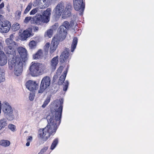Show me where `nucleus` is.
Returning <instances> with one entry per match:
<instances>
[{
  "instance_id": "nucleus-11",
  "label": "nucleus",
  "mask_w": 154,
  "mask_h": 154,
  "mask_svg": "<svg viewBox=\"0 0 154 154\" xmlns=\"http://www.w3.org/2000/svg\"><path fill=\"white\" fill-rule=\"evenodd\" d=\"M61 39L60 36L58 37V36H54L53 38L50 49V52L51 53H53L56 50L59 44V42L61 40Z\"/></svg>"
},
{
  "instance_id": "nucleus-6",
  "label": "nucleus",
  "mask_w": 154,
  "mask_h": 154,
  "mask_svg": "<svg viewBox=\"0 0 154 154\" xmlns=\"http://www.w3.org/2000/svg\"><path fill=\"white\" fill-rule=\"evenodd\" d=\"M51 12V8H48L44 11L42 15L37 14V23L39 24V25H41L44 23H48L49 21Z\"/></svg>"
},
{
  "instance_id": "nucleus-25",
  "label": "nucleus",
  "mask_w": 154,
  "mask_h": 154,
  "mask_svg": "<svg viewBox=\"0 0 154 154\" xmlns=\"http://www.w3.org/2000/svg\"><path fill=\"white\" fill-rule=\"evenodd\" d=\"M67 72V70H66L63 72V74L60 77L59 80L58 82V83L59 85H61L63 82L64 81Z\"/></svg>"
},
{
  "instance_id": "nucleus-34",
  "label": "nucleus",
  "mask_w": 154,
  "mask_h": 154,
  "mask_svg": "<svg viewBox=\"0 0 154 154\" xmlns=\"http://www.w3.org/2000/svg\"><path fill=\"white\" fill-rule=\"evenodd\" d=\"M5 80V73L4 72L0 71V83Z\"/></svg>"
},
{
  "instance_id": "nucleus-2",
  "label": "nucleus",
  "mask_w": 154,
  "mask_h": 154,
  "mask_svg": "<svg viewBox=\"0 0 154 154\" xmlns=\"http://www.w3.org/2000/svg\"><path fill=\"white\" fill-rule=\"evenodd\" d=\"M71 4H67L65 7L64 3L63 2L59 3L53 11V13L56 16H60L61 14L62 17L65 19L69 16L72 10Z\"/></svg>"
},
{
  "instance_id": "nucleus-48",
  "label": "nucleus",
  "mask_w": 154,
  "mask_h": 154,
  "mask_svg": "<svg viewBox=\"0 0 154 154\" xmlns=\"http://www.w3.org/2000/svg\"><path fill=\"white\" fill-rule=\"evenodd\" d=\"M38 27L37 26H35L34 28V31H38Z\"/></svg>"
},
{
  "instance_id": "nucleus-46",
  "label": "nucleus",
  "mask_w": 154,
  "mask_h": 154,
  "mask_svg": "<svg viewBox=\"0 0 154 154\" xmlns=\"http://www.w3.org/2000/svg\"><path fill=\"white\" fill-rule=\"evenodd\" d=\"M4 4L3 2H2L0 5V11H1V10L4 7Z\"/></svg>"
},
{
  "instance_id": "nucleus-51",
  "label": "nucleus",
  "mask_w": 154,
  "mask_h": 154,
  "mask_svg": "<svg viewBox=\"0 0 154 154\" xmlns=\"http://www.w3.org/2000/svg\"><path fill=\"white\" fill-rule=\"evenodd\" d=\"M3 16L0 14V20H1V19H3Z\"/></svg>"
},
{
  "instance_id": "nucleus-29",
  "label": "nucleus",
  "mask_w": 154,
  "mask_h": 154,
  "mask_svg": "<svg viewBox=\"0 0 154 154\" xmlns=\"http://www.w3.org/2000/svg\"><path fill=\"white\" fill-rule=\"evenodd\" d=\"M20 28V24L17 23H15L12 25L11 29L13 31H15L19 30Z\"/></svg>"
},
{
  "instance_id": "nucleus-5",
  "label": "nucleus",
  "mask_w": 154,
  "mask_h": 154,
  "mask_svg": "<svg viewBox=\"0 0 154 154\" xmlns=\"http://www.w3.org/2000/svg\"><path fill=\"white\" fill-rule=\"evenodd\" d=\"M14 37V34H11L10 35L9 38L6 39L5 42L8 46L4 49V51L6 54L11 55L12 57L16 55L14 47V46H17V44L13 40Z\"/></svg>"
},
{
  "instance_id": "nucleus-42",
  "label": "nucleus",
  "mask_w": 154,
  "mask_h": 154,
  "mask_svg": "<svg viewBox=\"0 0 154 154\" xmlns=\"http://www.w3.org/2000/svg\"><path fill=\"white\" fill-rule=\"evenodd\" d=\"M63 69V67L62 66H60L59 68L58 69L57 72V75H59L60 73L62 72Z\"/></svg>"
},
{
  "instance_id": "nucleus-19",
  "label": "nucleus",
  "mask_w": 154,
  "mask_h": 154,
  "mask_svg": "<svg viewBox=\"0 0 154 154\" xmlns=\"http://www.w3.org/2000/svg\"><path fill=\"white\" fill-rule=\"evenodd\" d=\"M36 14L35 16L33 17H27L25 18L24 20V23H27L29 22L30 21L32 23H35L38 25H39V24H38L37 23V19L36 18Z\"/></svg>"
},
{
  "instance_id": "nucleus-45",
  "label": "nucleus",
  "mask_w": 154,
  "mask_h": 154,
  "mask_svg": "<svg viewBox=\"0 0 154 154\" xmlns=\"http://www.w3.org/2000/svg\"><path fill=\"white\" fill-rule=\"evenodd\" d=\"M77 23L75 20H72L71 23V26H76Z\"/></svg>"
},
{
  "instance_id": "nucleus-10",
  "label": "nucleus",
  "mask_w": 154,
  "mask_h": 154,
  "mask_svg": "<svg viewBox=\"0 0 154 154\" xmlns=\"http://www.w3.org/2000/svg\"><path fill=\"white\" fill-rule=\"evenodd\" d=\"M18 53H16V55H18L23 62H25L27 60V52L26 50L22 47H18L17 48Z\"/></svg>"
},
{
  "instance_id": "nucleus-13",
  "label": "nucleus",
  "mask_w": 154,
  "mask_h": 154,
  "mask_svg": "<svg viewBox=\"0 0 154 154\" xmlns=\"http://www.w3.org/2000/svg\"><path fill=\"white\" fill-rule=\"evenodd\" d=\"M26 85L27 88L31 91H34L38 87V84L33 81H28L26 82Z\"/></svg>"
},
{
  "instance_id": "nucleus-8",
  "label": "nucleus",
  "mask_w": 154,
  "mask_h": 154,
  "mask_svg": "<svg viewBox=\"0 0 154 154\" xmlns=\"http://www.w3.org/2000/svg\"><path fill=\"white\" fill-rule=\"evenodd\" d=\"M11 26V23L9 21L0 20V32L2 33H7L9 31Z\"/></svg>"
},
{
  "instance_id": "nucleus-15",
  "label": "nucleus",
  "mask_w": 154,
  "mask_h": 154,
  "mask_svg": "<svg viewBox=\"0 0 154 154\" xmlns=\"http://www.w3.org/2000/svg\"><path fill=\"white\" fill-rule=\"evenodd\" d=\"M70 59V57L69 54V49L66 48L60 56V61L62 63L66 62L68 61Z\"/></svg>"
},
{
  "instance_id": "nucleus-16",
  "label": "nucleus",
  "mask_w": 154,
  "mask_h": 154,
  "mask_svg": "<svg viewBox=\"0 0 154 154\" xmlns=\"http://www.w3.org/2000/svg\"><path fill=\"white\" fill-rule=\"evenodd\" d=\"M65 29L63 26H60L58 30V33L55 36H58V37L60 36L61 38V41L65 39L67 34L66 30Z\"/></svg>"
},
{
  "instance_id": "nucleus-36",
  "label": "nucleus",
  "mask_w": 154,
  "mask_h": 154,
  "mask_svg": "<svg viewBox=\"0 0 154 154\" xmlns=\"http://www.w3.org/2000/svg\"><path fill=\"white\" fill-rule=\"evenodd\" d=\"M69 85V82L68 81H66L63 83V85L64 87H63V90L64 91H66L68 88V85Z\"/></svg>"
},
{
  "instance_id": "nucleus-44",
  "label": "nucleus",
  "mask_w": 154,
  "mask_h": 154,
  "mask_svg": "<svg viewBox=\"0 0 154 154\" xmlns=\"http://www.w3.org/2000/svg\"><path fill=\"white\" fill-rule=\"evenodd\" d=\"M34 98V94L33 93H30L29 96V99L30 100H33Z\"/></svg>"
},
{
  "instance_id": "nucleus-40",
  "label": "nucleus",
  "mask_w": 154,
  "mask_h": 154,
  "mask_svg": "<svg viewBox=\"0 0 154 154\" xmlns=\"http://www.w3.org/2000/svg\"><path fill=\"white\" fill-rule=\"evenodd\" d=\"M39 0H35L33 3V5L34 6H38L39 7Z\"/></svg>"
},
{
  "instance_id": "nucleus-7",
  "label": "nucleus",
  "mask_w": 154,
  "mask_h": 154,
  "mask_svg": "<svg viewBox=\"0 0 154 154\" xmlns=\"http://www.w3.org/2000/svg\"><path fill=\"white\" fill-rule=\"evenodd\" d=\"M51 79L48 76L44 77L42 79L40 87V89L38 91L39 93H42L44 91L51 85Z\"/></svg>"
},
{
  "instance_id": "nucleus-12",
  "label": "nucleus",
  "mask_w": 154,
  "mask_h": 154,
  "mask_svg": "<svg viewBox=\"0 0 154 154\" xmlns=\"http://www.w3.org/2000/svg\"><path fill=\"white\" fill-rule=\"evenodd\" d=\"M32 31L30 30H26L22 31V30H20L19 37L21 41H25L29 38L31 34Z\"/></svg>"
},
{
  "instance_id": "nucleus-35",
  "label": "nucleus",
  "mask_w": 154,
  "mask_h": 154,
  "mask_svg": "<svg viewBox=\"0 0 154 154\" xmlns=\"http://www.w3.org/2000/svg\"><path fill=\"white\" fill-rule=\"evenodd\" d=\"M38 8H36L34 9H33L30 12L29 14L30 15H34L38 11Z\"/></svg>"
},
{
  "instance_id": "nucleus-3",
  "label": "nucleus",
  "mask_w": 154,
  "mask_h": 154,
  "mask_svg": "<svg viewBox=\"0 0 154 154\" xmlns=\"http://www.w3.org/2000/svg\"><path fill=\"white\" fill-rule=\"evenodd\" d=\"M9 68L10 70L14 69V72L17 76L20 75L23 71V65L21 59L17 55L12 57L8 60Z\"/></svg>"
},
{
  "instance_id": "nucleus-26",
  "label": "nucleus",
  "mask_w": 154,
  "mask_h": 154,
  "mask_svg": "<svg viewBox=\"0 0 154 154\" xmlns=\"http://www.w3.org/2000/svg\"><path fill=\"white\" fill-rule=\"evenodd\" d=\"M10 144V142L8 140H2L0 141V145L4 147L8 146Z\"/></svg>"
},
{
  "instance_id": "nucleus-30",
  "label": "nucleus",
  "mask_w": 154,
  "mask_h": 154,
  "mask_svg": "<svg viewBox=\"0 0 154 154\" xmlns=\"http://www.w3.org/2000/svg\"><path fill=\"white\" fill-rule=\"evenodd\" d=\"M5 116H7V119L9 121H12L15 118V116L13 114V112H11V113L8 114Z\"/></svg>"
},
{
  "instance_id": "nucleus-53",
  "label": "nucleus",
  "mask_w": 154,
  "mask_h": 154,
  "mask_svg": "<svg viewBox=\"0 0 154 154\" xmlns=\"http://www.w3.org/2000/svg\"><path fill=\"white\" fill-rule=\"evenodd\" d=\"M1 0H0V2L1 1Z\"/></svg>"
},
{
  "instance_id": "nucleus-9",
  "label": "nucleus",
  "mask_w": 154,
  "mask_h": 154,
  "mask_svg": "<svg viewBox=\"0 0 154 154\" xmlns=\"http://www.w3.org/2000/svg\"><path fill=\"white\" fill-rule=\"evenodd\" d=\"M73 2L75 9L79 11L80 12V14L82 15L85 8V4L83 0H73Z\"/></svg>"
},
{
  "instance_id": "nucleus-14",
  "label": "nucleus",
  "mask_w": 154,
  "mask_h": 154,
  "mask_svg": "<svg viewBox=\"0 0 154 154\" xmlns=\"http://www.w3.org/2000/svg\"><path fill=\"white\" fill-rule=\"evenodd\" d=\"M2 109L5 115L13 112V110L9 103L4 102L2 104Z\"/></svg>"
},
{
  "instance_id": "nucleus-21",
  "label": "nucleus",
  "mask_w": 154,
  "mask_h": 154,
  "mask_svg": "<svg viewBox=\"0 0 154 154\" xmlns=\"http://www.w3.org/2000/svg\"><path fill=\"white\" fill-rule=\"evenodd\" d=\"M58 61V56L54 57L51 60V68L53 70H55L57 65Z\"/></svg>"
},
{
  "instance_id": "nucleus-52",
  "label": "nucleus",
  "mask_w": 154,
  "mask_h": 154,
  "mask_svg": "<svg viewBox=\"0 0 154 154\" xmlns=\"http://www.w3.org/2000/svg\"><path fill=\"white\" fill-rule=\"evenodd\" d=\"M0 46H3L1 42H0Z\"/></svg>"
},
{
  "instance_id": "nucleus-38",
  "label": "nucleus",
  "mask_w": 154,
  "mask_h": 154,
  "mask_svg": "<svg viewBox=\"0 0 154 154\" xmlns=\"http://www.w3.org/2000/svg\"><path fill=\"white\" fill-rule=\"evenodd\" d=\"M48 146H45L40 151L39 154H43L48 149Z\"/></svg>"
},
{
  "instance_id": "nucleus-27",
  "label": "nucleus",
  "mask_w": 154,
  "mask_h": 154,
  "mask_svg": "<svg viewBox=\"0 0 154 154\" xmlns=\"http://www.w3.org/2000/svg\"><path fill=\"white\" fill-rule=\"evenodd\" d=\"M37 45V42L33 40L31 41L29 44V46L30 49H35Z\"/></svg>"
},
{
  "instance_id": "nucleus-22",
  "label": "nucleus",
  "mask_w": 154,
  "mask_h": 154,
  "mask_svg": "<svg viewBox=\"0 0 154 154\" xmlns=\"http://www.w3.org/2000/svg\"><path fill=\"white\" fill-rule=\"evenodd\" d=\"M43 56L42 50H39L35 54L33 55V58L34 60L39 59L42 58Z\"/></svg>"
},
{
  "instance_id": "nucleus-33",
  "label": "nucleus",
  "mask_w": 154,
  "mask_h": 154,
  "mask_svg": "<svg viewBox=\"0 0 154 154\" xmlns=\"http://www.w3.org/2000/svg\"><path fill=\"white\" fill-rule=\"evenodd\" d=\"M50 100V97H48L44 102L42 106V107L43 108H45L49 103Z\"/></svg>"
},
{
  "instance_id": "nucleus-50",
  "label": "nucleus",
  "mask_w": 154,
  "mask_h": 154,
  "mask_svg": "<svg viewBox=\"0 0 154 154\" xmlns=\"http://www.w3.org/2000/svg\"><path fill=\"white\" fill-rule=\"evenodd\" d=\"M2 104L1 101H0V114L1 113V109H2Z\"/></svg>"
},
{
  "instance_id": "nucleus-4",
  "label": "nucleus",
  "mask_w": 154,
  "mask_h": 154,
  "mask_svg": "<svg viewBox=\"0 0 154 154\" xmlns=\"http://www.w3.org/2000/svg\"><path fill=\"white\" fill-rule=\"evenodd\" d=\"M45 69L44 64L33 62L29 68V74L32 76H36L43 74Z\"/></svg>"
},
{
  "instance_id": "nucleus-43",
  "label": "nucleus",
  "mask_w": 154,
  "mask_h": 154,
  "mask_svg": "<svg viewBox=\"0 0 154 154\" xmlns=\"http://www.w3.org/2000/svg\"><path fill=\"white\" fill-rule=\"evenodd\" d=\"M21 11H17L16 12V17L17 18H19L21 14Z\"/></svg>"
},
{
  "instance_id": "nucleus-47",
  "label": "nucleus",
  "mask_w": 154,
  "mask_h": 154,
  "mask_svg": "<svg viewBox=\"0 0 154 154\" xmlns=\"http://www.w3.org/2000/svg\"><path fill=\"white\" fill-rule=\"evenodd\" d=\"M58 78L57 75H55L53 77V80H56V79H57Z\"/></svg>"
},
{
  "instance_id": "nucleus-54",
  "label": "nucleus",
  "mask_w": 154,
  "mask_h": 154,
  "mask_svg": "<svg viewBox=\"0 0 154 154\" xmlns=\"http://www.w3.org/2000/svg\"><path fill=\"white\" fill-rule=\"evenodd\" d=\"M48 154H49V153H48Z\"/></svg>"
},
{
  "instance_id": "nucleus-31",
  "label": "nucleus",
  "mask_w": 154,
  "mask_h": 154,
  "mask_svg": "<svg viewBox=\"0 0 154 154\" xmlns=\"http://www.w3.org/2000/svg\"><path fill=\"white\" fill-rule=\"evenodd\" d=\"M8 128L12 131L14 132L16 130V126L13 124H9L8 126Z\"/></svg>"
},
{
  "instance_id": "nucleus-17",
  "label": "nucleus",
  "mask_w": 154,
  "mask_h": 154,
  "mask_svg": "<svg viewBox=\"0 0 154 154\" xmlns=\"http://www.w3.org/2000/svg\"><path fill=\"white\" fill-rule=\"evenodd\" d=\"M7 62V57L4 53L2 51V48L0 47V66H5Z\"/></svg>"
},
{
  "instance_id": "nucleus-18",
  "label": "nucleus",
  "mask_w": 154,
  "mask_h": 154,
  "mask_svg": "<svg viewBox=\"0 0 154 154\" xmlns=\"http://www.w3.org/2000/svg\"><path fill=\"white\" fill-rule=\"evenodd\" d=\"M57 23H55L52 27V29L48 30L46 32L45 34V36L46 37H48L49 38H51L53 35V30L57 29L58 26Z\"/></svg>"
},
{
  "instance_id": "nucleus-41",
  "label": "nucleus",
  "mask_w": 154,
  "mask_h": 154,
  "mask_svg": "<svg viewBox=\"0 0 154 154\" xmlns=\"http://www.w3.org/2000/svg\"><path fill=\"white\" fill-rule=\"evenodd\" d=\"M33 139L32 136H28L26 137V141H28L31 142L32 141Z\"/></svg>"
},
{
  "instance_id": "nucleus-39",
  "label": "nucleus",
  "mask_w": 154,
  "mask_h": 154,
  "mask_svg": "<svg viewBox=\"0 0 154 154\" xmlns=\"http://www.w3.org/2000/svg\"><path fill=\"white\" fill-rule=\"evenodd\" d=\"M50 43L49 42L47 43L44 47V49L46 52L48 51L49 48L50 47Z\"/></svg>"
},
{
  "instance_id": "nucleus-32",
  "label": "nucleus",
  "mask_w": 154,
  "mask_h": 154,
  "mask_svg": "<svg viewBox=\"0 0 154 154\" xmlns=\"http://www.w3.org/2000/svg\"><path fill=\"white\" fill-rule=\"evenodd\" d=\"M32 6V4L31 3H30L25 10L24 13V14H26L28 13L31 8Z\"/></svg>"
},
{
  "instance_id": "nucleus-24",
  "label": "nucleus",
  "mask_w": 154,
  "mask_h": 154,
  "mask_svg": "<svg viewBox=\"0 0 154 154\" xmlns=\"http://www.w3.org/2000/svg\"><path fill=\"white\" fill-rule=\"evenodd\" d=\"M78 38L76 37H74L73 38L71 49L72 52H73L75 49L78 42Z\"/></svg>"
},
{
  "instance_id": "nucleus-20",
  "label": "nucleus",
  "mask_w": 154,
  "mask_h": 154,
  "mask_svg": "<svg viewBox=\"0 0 154 154\" xmlns=\"http://www.w3.org/2000/svg\"><path fill=\"white\" fill-rule=\"evenodd\" d=\"M50 4L49 0H39V7L41 9L48 7Z\"/></svg>"
},
{
  "instance_id": "nucleus-49",
  "label": "nucleus",
  "mask_w": 154,
  "mask_h": 154,
  "mask_svg": "<svg viewBox=\"0 0 154 154\" xmlns=\"http://www.w3.org/2000/svg\"><path fill=\"white\" fill-rule=\"evenodd\" d=\"M30 143L28 141H27V143L26 144V146H29L30 145Z\"/></svg>"
},
{
  "instance_id": "nucleus-1",
  "label": "nucleus",
  "mask_w": 154,
  "mask_h": 154,
  "mask_svg": "<svg viewBox=\"0 0 154 154\" xmlns=\"http://www.w3.org/2000/svg\"><path fill=\"white\" fill-rule=\"evenodd\" d=\"M63 100H57L51 103V112L46 118L48 125L45 128L39 129L38 134L39 139L46 141L55 133L61 120Z\"/></svg>"
},
{
  "instance_id": "nucleus-23",
  "label": "nucleus",
  "mask_w": 154,
  "mask_h": 154,
  "mask_svg": "<svg viewBox=\"0 0 154 154\" xmlns=\"http://www.w3.org/2000/svg\"><path fill=\"white\" fill-rule=\"evenodd\" d=\"M8 125V121L5 118L0 119V130L4 128Z\"/></svg>"
},
{
  "instance_id": "nucleus-28",
  "label": "nucleus",
  "mask_w": 154,
  "mask_h": 154,
  "mask_svg": "<svg viewBox=\"0 0 154 154\" xmlns=\"http://www.w3.org/2000/svg\"><path fill=\"white\" fill-rule=\"evenodd\" d=\"M58 143V138H55L53 141L51 146L50 149L53 150L56 147Z\"/></svg>"
},
{
  "instance_id": "nucleus-37",
  "label": "nucleus",
  "mask_w": 154,
  "mask_h": 154,
  "mask_svg": "<svg viewBox=\"0 0 154 154\" xmlns=\"http://www.w3.org/2000/svg\"><path fill=\"white\" fill-rule=\"evenodd\" d=\"M62 26H63L65 29L66 30V29L69 28L70 25L68 21H65L63 23V25Z\"/></svg>"
}]
</instances>
